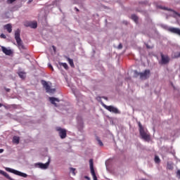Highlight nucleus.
Segmentation results:
<instances>
[{"label":"nucleus","mask_w":180,"mask_h":180,"mask_svg":"<svg viewBox=\"0 0 180 180\" xmlns=\"http://www.w3.org/2000/svg\"><path fill=\"white\" fill-rule=\"evenodd\" d=\"M53 51H56V46H53Z\"/></svg>","instance_id":"37"},{"label":"nucleus","mask_w":180,"mask_h":180,"mask_svg":"<svg viewBox=\"0 0 180 180\" xmlns=\"http://www.w3.org/2000/svg\"><path fill=\"white\" fill-rule=\"evenodd\" d=\"M139 134L141 137L145 140L146 141H150V134H148L146 130L144 129V127L141 124V122H139Z\"/></svg>","instance_id":"2"},{"label":"nucleus","mask_w":180,"mask_h":180,"mask_svg":"<svg viewBox=\"0 0 180 180\" xmlns=\"http://www.w3.org/2000/svg\"><path fill=\"white\" fill-rule=\"evenodd\" d=\"M176 175H177V176H179V179H180V170H178V171L176 172Z\"/></svg>","instance_id":"32"},{"label":"nucleus","mask_w":180,"mask_h":180,"mask_svg":"<svg viewBox=\"0 0 180 180\" xmlns=\"http://www.w3.org/2000/svg\"><path fill=\"white\" fill-rule=\"evenodd\" d=\"M117 49H119L120 50L123 49V45H122V44H120Z\"/></svg>","instance_id":"31"},{"label":"nucleus","mask_w":180,"mask_h":180,"mask_svg":"<svg viewBox=\"0 0 180 180\" xmlns=\"http://www.w3.org/2000/svg\"><path fill=\"white\" fill-rule=\"evenodd\" d=\"M113 113L119 114V113H120V111H119V110L117 108H113Z\"/></svg>","instance_id":"26"},{"label":"nucleus","mask_w":180,"mask_h":180,"mask_svg":"<svg viewBox=\"0 0 180 180\" xmlns=\"http://www.w3.org/2000/svg\"><path fill=\"white\" fill-rule=\"evenodd\" d=\"M15 1H16V0H8L7 2H8V4H13V2H15Z\"/></svg>","instance_id":"30"},{"label":"nucleus","mask_w":180,"mask_h":180,"mask_svg":"<svg viewBox=\"0 0 180 180\" xmlns=\"http://www.w3.org/2000/svg\"><path fill=\"white\" fill-rule=\"evenodd\" d=\"M135 77H140L141 79H148L151 75V72L150 70H145L144 72H139L137 70L134 71Z\"/></svg>","instance_id":"3"},{"label":"nucleus","mask_w":180,"mask_h":180,"mask_svg":"<svg viewBox=\"0 0 180 180\" xmlns=\"http://www.w3.org/2000/svg\"><path fill=\"white\" fill-rule=\"evenodd\" d=\"M3 53L6 54V56H11L12 54V51L11 49H8L6 47H1Z\"/></svg>","instance_id":"12"},{"label":"nucleus","mask_w":180,"mask_h":180,"mask_svg":"<svg viewBox=\"0 0 180 180\" xmlns=\"http://www.w3.org/2000/svg\"><path fill=\"white\" fill-rule=\"evenodd\" d=\"M75 171H76L75 168H72V167L70 168V174H72V175H74V176H75V175H77V172H75Z\"/></svg>","instance_id":"21"},{"label":"nucleus","mask_w":180,"mask_h":180,"mask_svg":"<svg viewBox=\"0 0 180 180\" xmlns=\"http://www.w3.org/2000/svg\"><path fill=\"white\" fill-rule=\"evenodd\" d=\"M75 9H76V11H77V12L79 11V10L78 8H75Z\"/></svg>","instance_id":"39"},{"label":"nucleus","mask_w":180,"mask_h":180,"mask_svg":"<svg viewBox=\"0 0 180 180\" xmlns=\"http://www.w3.org/2000/svg\"><path fill=\"white\" fill-rule=\"evenodd\" d=\"M0 174H1V175H4V176H5L6 178H7V179L13 180L12 178H11V176H9V174H8V173H6V172H4V170H0Z\"/></svg>","instance_id":"15"},{"label":"nucleus","mask_w":180,"mask_h":180,"mask_svg":"<svg viewBox=\"0 0 180 180\" xmlns=\"http://www.w3.org/2000/svg\"><path fill=\"white\" fill-rule=\"evenodd\" d=\"M160 161L161 160H160V158L158 156L155 157V162H156L157 164H160Z\"/></svg>","instance_id":"24"},{"label":"nucleus","mask_w":180,"mask_h":180,"mask_svg":"<svg viewBox=\"0 0 180 180\" xmlns=\"http://www.w3.org/2000/svg\"><path fill=\"white\" fill-rule=\"evenodd\" d=\"M19 141H20V138L19 136H14L13 137V143L14 144H19Z\"/></svg>","instance_id":"17"},{"label":"nucleus","mask_w":180,"mask_h":180,"mask_svg":"<svg viewBox=\"0 0 180 180\" xmlns=\"http://www.w3.org/2000/svg\"><path fill=\"white\" fill-rule=\"evenodd\" d=\"M96 140H97L99 146H103V143H102V141H101V139H99V138L97 137Z\"/></svg>","instance_id":"25"},{"label":"nucleus","mask_w":180,"mask_h":180,"mask_svg":"<svg viewBox=\"0 0 180 180\" xmlns=\"http://www.w3.org/2000/svg\"><path fill=\"white\" fill-rule=\"evenodd\" d=\"M160 57H161V64H168L169 63V56L167 55H164L162 53H160Z\"/></svg>","instance_id":"8"},{"label":"nucleus","mask_w":180,"mask_h":180,"mask_svg":"<svg viewBox=\"0 0 180 180\" xmlns=\"http://www.w3.org/2000/svg\"><path fill=\"white\" fill-rule=\"evenodd\" d=\"M27 27H31V29L37 28V22H30L26 24Z\"/></svg>","instance_id":"10"},{"label":"nucleus","mask_w":180,"mask_h":180,"mask_svg":"<svg viewBox=\"0 0 180 180\" xmlns=\"http://www.w3.org/2000/svg\"><path fill=\"white\" fill-rule=\"evenodd\" d=\"M112 164V160H108L105 162V167L107 168V170L109 171V172H110V174H112V170H110V167Z\"/></svg>","instance_id":"14"},{"label":"nucleus","mask_w":180,"mask_h":180,"mask_svg":"<svg viewBox=\"0 0 180 180\" xmlns=\"http://www.w3.org/2000/svg\"><path fill=\"white\" fill-rule=\"evenodd\" d=\"M0 108H2V104L0 103Z\"/></svg>","instance_id":"40"},{"label":"nucleus","mask_w":180,"mask_h":180,"mask_svg":"<svg viewBox=\"0 0 180 180\" xmlns=\"http://www.w3.org/2000/svg\"><path fill=\"white\" fill-rule=\"evenodd\" d=\"M84 179H87V180H91V178H89V176H85Z\"/></svg>","instance_id":"33"},{"label":"nucleus","mask_w":180,"mask_h":180,"mask_svg":"<svg viewBox=\"0 0 180 180\" xmlns=\"http://www.w3.org/2000/svg\"><path fill=\"white\" fill-rule=\"evenodd\" d=\"M68 61L70 65V67H72V68H74V67H75V65H74V60L70 58H68Z\"/></svg>","instance_id":"19"},{"label":"nucleus","mask_w":180,"mask_h":180,"mask_svg":"<svg viewBox=\"0 0 180 180\" xmlns=\"http://www.w3.org/2000/svg\"><path fill=\"white\" fill-rule=\"evenodd\" d=\"M41 84L47 94H54V92H56V89H51V83L49 84V82L45 80H41Z\"/></svg>","instance_id":"4"},{"label":"nucleus","mask_w":180,"mask_h":180,"mask_svg":"<svg viewBox=\"0 0 180 180\" xmlns=\"http://www.w3.org/2000/svg\"><path fill=\"white\" fill-rule=\"evenodd\" d=\"M0 37H1V39H6V34H1L0 35Z\"/></svg>","instance_id":"28"},{"label":"nucleus","mask_w":180,"mask_h":180,"mask_svg":"<svg viewBox=\"0 0 180 180\" xmlns=\"http://www.w3.org/2000/svg\"><path fill=\"white\" fill-rule=\"evenodd\" d=\"M18 75L22 79H25V78H26V72H19Z\"/></svg>","instance_id":"18"},{"label":"nucleus","mask_w":180,"mask_h":180,"mask_svg":"<svg viewBox=\"0 0 180 180\" xmlns=\"http://www.w3.org/2000/svg\"><path fill=\"white\" fill-rule=\"evenodd\" d=\"M57 131L59 133L60 139H65L67 137V131L61 127H58L56 129Z\"/></svg>","instance_id":"7"},{"label":"nucleus","mask_w":180,"mask_h":180,"mask_svg":"<svg viewBox=\"0 0 180 180\" xmlns=\"http://www.w3.org/2000/svg\"><path fill=\"white\" fill-rule=\"evenodd\" d=\"M4 29L8 32V33H12V25L11 24H7L4 25Z\"/></svg>","instance_id":"16"},{"label":"nucleus","mask_w":180,"mask_h":180,"mask_svg":"<svg viewBox=\"0 0 180 180\" xmlns=\"http://www.w3.org/2000/svg\"><path fill=\"white\" fill-rule=\"evenodd\" d=\"M15 39L19 50H25V45H23V41H22V39H20V30L19 29L15 32Z\"/></svg>","instance_id":"1"},{"label":"nucleus","mask_w":180,"mask_h":180,"mask_svg":"<svg viewBox=\"0 0 180 180\" xmlns=\"http://www.w3.org/2000/svg\"><path fill=\"white\" fill-rule=\"evenodd\" d=\"M168 32H170L171 33H174V34H178V36H180L179 28L169 27L168 28Z\"/></svg>","instance_id":"9"},{"label":"nucleus","mask_w":180,"mask_h":180,"mask_svg":"<svg viewBox=\"0 0 180 180\" xmlns=\"http://www.w3.org/2000/svg\"><path fill=\"white\" fill-rule=\"evenodd\" d=\"M60 65H63V67L65 68V70H68V65L65 63H60Z\"/></svg>","instance_id":"22"},{"label":"nucleus","mask_w":180,"mask_h":180,"mask_svg":"<svg viewBox=\"0 0 180 180\" xmlns=\"http://www.w3.org/2000/svg\"><path fill=\"white\" fill-rule=\"evenodd\" d=\"M6 92H10L11 91V89H5Z\"/></svg>","instance_id":"34"},{"label":"nucleus","mask_w":180,"mask_h":180,"mask_svg":"<svg viewBox=\"0 0 180 180\" xmlns=\"http://www.w3.org/2000/svg\"><path fill=\"white\" fill-rule=\"evenodd\" d=\"M173 58H180V52L179 53H174L172 55Z\"/></svg>","instance_id":"23"},{"label":"nucleus","mask_w":180,"mask_h":180,"mask_svg":"<svg viewBox=\"0 0 180 180\" xmlns=\"http://www.w3.org/2000/svg\"><path fill=\"white\" fill-rule=\"evenodd\" d=\"M4 149H0V154H2L4 153Z\"/></svg>","instance_id":"35"},{"label":"nucleus","mask_w":180,"mask_h":180,"mask_svg":"<svg viewBox=\"0 0 180 180\" xmlns=\"http://www.w3.org/2000/svg\"><path fill=\"white\" fill-rule=\"evenodd\" d=\"M102 98L103 99H105V101H108V97H105V96H103V97L98 96L96 98V99H97V101L98 102L101 103V104L102 105V106H103V108L107 109V110H109L110 112H113V106H108V105H106L105 103H103V101H102Z\"/></svg>","instance_id":"5"},{"label":"nucleus","mask_w":180,"mask_h":180,"mask_svg":"<svg viewBox=\"0 0 180 180\" xmlns=\"http://www.w3.org/2000/svg\"><path fill=\"white\" fill-rule=\"evenodd\" d=\"M49 101L52 105H54V106H57V103H56V102H60L58 98L54 97H49Z\"/></svg>","instance_id":"13"},{"label":"nucleus","mask_w":180,"mask_h":180,"mask_svg":"<svg viewBox=\"0 0 180 180\" xmlns=\"http://www.w3.org/2000/svg\"><path fill=\"white\" fill-rule=\"evenodd\" d=\"M146 47H147V49H153V47L148 46V44L146 45Z\"/></svg>","instance_id":"36"},{"label":"nucleus","mask_w":180,"mask_h":180,"mask_svg":"<svg viewBox=\"0 0 180 180\" xmlns=\"http://www.w3.org/2000/svg\"><path fill=\"white\" fill-rule=\"evenodd\" d=\"M48 66L49 68H51V70H52V71H54V68H53V65H51V64L49 63Z\"/></svg>","instance_id":"29"},{"label":"nucleus","mask_w":180,"mask_h":180,"mask_svg":"<svg viewBox=\"0 0 180 180\" xmlns=\"http://www.w3.org/2000/svg\"><path fill=\"white\" fill-rule=\"evenodd\" d=\"M131 19L135 23H137V22H139V17H137V15L134 14L131 15Z\"/></svg>","instance_id":"20"},{"label":"nucleus","mask_w":180,"mask_h":180,"mask_svg":"<svg viewBox=\"0 0 180 180\" xmlns=\"http://www.w3.org/2000/svg\"><path fill=\"white\" fill-rule=\"evenodd\" d=\"M50 165V160H49L46 163H39L38 165L39 168H41V169H47L49 168V165Z\"/></svg>","instance_id":"11"},{"label":"nucleus","mask_w":180,"mask_h":180,"mask_svg":"<svg viewBox=\"0 0 180 180\" xmlns=\"http://www.w3.org/2000/svg\"><path fill=\"white\" fill-rule=\"evenodd\" d=\"M162 9H164L165 11H170V12H172V11H173L172 9L168 8H167V7H163Z\"/></svg>","instance_id":"27"},{"label":"nucleus","mask_w":180,"mask_h":180,"mask_svg":"<svg viewBox=\"0 0 180 180\" xmlns=\"http://www.w3.org/2000/svg\"><path fill=\"white\" fill-rule=\"evenodd\" d=\"M6 171H7L8 172H11V174H15V175H18V176H22L23 178H27V174L20 172L18 170H15L13 169H11L9 167H6Z\"/></svg>","instance_id":"6"},{"label":"nucleus","mask_w":180,"mask_h":180,"mask_svg":"<svg viewBox=\"0 0 180 180\" xmlns=\"http://www.w3.org/2000/svg\"><path fill=\"white\" fill-rule=\"evenodd\" d=\"M32 2H33V0H29V1H28V4H30V3H32Z\"/></svg>","instance_id":"38"}]
</instances>
